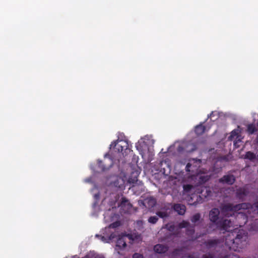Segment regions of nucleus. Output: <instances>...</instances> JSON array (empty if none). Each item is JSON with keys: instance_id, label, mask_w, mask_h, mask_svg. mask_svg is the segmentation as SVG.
<instances>
[{"instance_id": "19", "label": "nucleus", "mask_w": 258, "mask_h": 258, "mask_svg": "<svg viewBox=\"0 0 258 258\" xmlns=\"http://www.w3.org/2000/svg\"><path fill=\"white\" fill-rule=\"evenodd\" d=\"M205 130L206 127L201 124L196 126L195 132L197 135H201L205 132Z\"/></svg>"}, {"instance_id": "29", "label": "nucleus", "mask_w": 258, "mask_h": 258, "mask_svg": "<svg viewBox=\"0 0 258 258\" xmlns=\"http://www.w3.org/2000/svg\"><path fill=\"white\" fill-rule=\"evenodd\" d=\"M120 225V222L118 221H115L110 224L108 227L109 228H116Z\"/></svg>"}, {"instance_id": "17", "label": "nucleus", "mask_w": 258, "mask_h": 258, "mask_svg": "<svg viewBox=\"0 0 258 258\" xmlns=\"http://www.w3.org/2000/svg\"><path fill=\"white\" fill-rule=\"evenodd\" d=\"M244 158L250 160H253L254 159L258 160V150H257L256 154L250 151L247 152L245 153Z\"/></svg>"}, {"instance_id": "10", "label": "nucleus", "mask_w": 258, "mask_h": 258, "mask_svg": "<svg viewBox=\"0 0 258 258\" xmlns=\"http://www.w3.org/2000/svg\"><path fill=\"white\" fill-rule=\"evenodd\" d=\"M220 243V240L219 239H208L205 241L204 244L208 249L215 248Z\"/></svg>"}, {"instance_id": "30", "label": "nucleus", "mask_w": 258, "mask_h": 258, "mask_svg": "<svg viewBox=\"0 0 258 258\" xmlns=\"http://www.w3.org/2000/svg\"><path fill=\"white\" fill-rule=\"evenodd\" d=\"M192 188V186L190 184H186L183 186V189L185 191H189Z\"/></svg>"}, {"instance_id": "3", "label": "nucleus", "mask_w": 258, "mask_h": 258, "mask_svg": "<svg viewBox=\"0 0 258 258\" xmlns=\"http://www.w3.org/2000/svg\"><path fill=\"white\" fill-rule=\"evenodd\" d=\"M240 210H242V211H237L235 213H233V216L237 222V225H239V227L245 225L248 222L249 218H254L255 215H258V213L248 211V209H241Z\"/></svg>"}, {"instance_id": "36", "label": "nucleus", "mask_w": 258, "mask_h": 258, "mask_svg": "<svg viewBox=\"0 0 258 258\" xmlns=\"http://www.w3.org/2000/svg\"><path fill=\"white\" fill-rule=\"evenodd\" d=\"M133 180L134 181H131V178H130L129 180H128L130 182H133V183L134 182L135 180Z\"/></svg>"}, {"instance_id": "15", "label": "nucleus", "mask_w": 258, "mask_h": 258, "mask_svg": "<svg viewBox=\"0 0 258 258\" xmlns=\"http://www.w3.org/2000/svg\"><path fill=\"white\" fill-rule=\"evenodd\" d=\"M126 246L125 237L121 236L117 239L116 247L117 249H122Z\"/></svg>"}, {"instance_id": "2", "label": "nucleus", "mask_w": 258, "mask_h": 258, "mask_svg": "<svg viewBox=\"0 0 258 258\" xmlns=\"http://www.w3.org/2000/svg\"><path fill=\"white\" fill-rule=\"evenodd\" d=\"M241 209H248V211H252L254 213H258V201L255 202L252 205L249 203H241L233 205L231 204H227L222 206L221 208L222 212L224 213L226 216H229L227 213L230 212V216L233 215V213L240 211Z\"/></svg>"}, {"instance_id": "22", "label": "nucleus", "mask_w": 258, "mask_h": 258, "mask_svg": "<svg viewBox=\"0 0 258 258\" xmlns=\"http://www.w3.org/2000/svg\"><path fill=\"white\" fill-rule=\"evenodd\" d=\"M238 138V135L237 131L236 130H234L231 132L230 135L228 137V140L230 141H232L234 139H237Z\"/></svg>"}, {"instance_id": "8", "label": "nucleus", "mask_w": 258, "mask_h": 258, "mask_svg": "<svg viewBox=\"0 0 258 258\" xmlns=\"http://www.w3.org/2000/svg\"><path fill=\"white\" fill-rule=\"evenodd\" d=\"M235 181V177L233 174H229L224 175L219 179V182L223 184L232 185Z\"/></svg>"}, {"instance_id": "9", "label": "nucleus", "mask_w": 258, "mask_h": 258, "mask_svg": "<svg viewBox=\"0 0 258 258\" xmlns=\"http://www.w3.org/2000/svg\"><path fill=\"white\" fill-rule=\"evenodd\" d=\"M220 214V211L218 208L212 209L209 213V219L210 221L216 224V223L219 221V216Z\"/></svg>"}, {"instance_id": "37", "label": "nucleus", "mask_w": 258, "mask_h": 258, "mask_svg": "<svg viewBox=\"0 0 258 258\" xmlns=\"http://www.w3.org/2000/svg\"><path fill=\"white\" fill-rule=\"evenodd\" d=\"M95 197H99V195H95Z\"/></svg>"}, {"instance_id": "16", "label": "nucleus", "mask_w": 258, "mask_h": 258, "mask_svg": "<svg viewBox=\"0 0 258 258\" xmlns=\"http://www.w3.org/2000/svg\"><path fill=\"white\" fill-rule=\"evenodd\" d=\"M110 163L109 165L106 166L105 164V159L104 161L98 160V166L99 168V169L102 171H105L106 170L109 169L112 166V160H110Z\"/></svg>"}, {"instance_id": "34", "label": "nucleus", "mask_w": 258, "mask_h": 258, "mask_svg": "<svg viewBox=\"0 0 258 258\" xmlns=\"http://www.w3.org/2000/svg\"><path fill=\"white\" fill-rule=\"evenodd\" d=\"M214 112H212L209 115H208V118L212 117V116L213 115Z\"/></svg>"}, {"instance_id": "13", "label": "nucleus", "mask_w": 258, "mask_h": 258, "mask_svg": "<svg viewBox=\"0 0 258 258\" xmlns=\"http://www.w3.org/2000/svg\"><path fill=\"white\" fill-rule=\"evenodd\" d=\"M173 210L180 215H183L186 211V207L181 204H175L173 206Z\"/></svg>"}, {"instance_id": "26", "label": "nucleus", "mask_w": 258, "mask_h": 258, "mask_svg": "<svg viewBox=\"0 0 258 258\" xmlns=\"http://www.w3.org/2000/svg\"><path fill=\"white\" fill-rule=\"evenodd\" d=\"M165 228L169 231L171 232H174L175 230V226L173 224L168 223L165 225Z\"/></svg>"}, {"instance_id": "18", "label": "nucleus", "mask_w": 258, "mask_h": 258, "mask_svg": "<svg viewBox=\"0 0 258 258\" xmlns=\"http://www.w3.org/2000/svg\"><path fill=\"white\" fill-rule=\"evenodd\" d=\"M184 251V247H180L174 249L171 252L172 257L182 256Z\"/></svg>"}, {"instance_id": "32", "label": "nucleus", "mask_w": 258, "mask_h": 258, "mask_svg": "<svg viewBox=\"0 0 258 258\" xmlns=\"http://www.w3.org/2000/svg\"><path fill=\"white\" fill-rule=\"evenodd\" d=\"M202 258H213V256L212 254H209L208 255L207 254H204L202 256Z\"/></svg>"}, {"instance_id": "1", "label": "nucleus", "mask_w": 258, "mask_h": 258, "mask_svg": "<svg viewBox=\"0 0 258 258\" xmlns=\"http://www.w3.org/2000/svg\"><path fill=\"white\" fill-rule=\"evenodd\" d=\"M246 239L247 234L243 230L235 228L226 236L225 245L230 250H238L243 247Z\"/></svg>"}, {"instance_id": "7", "label": "nucleus", "mask_w": 258, "mask_h": 258, "mask_svg": "<svg viewBox=\"0 0 258 258\" xmlns=\"http://www.w3.org/2000/svg\"><path fill=\"white\" fill-rule=\"evenodd\" d=\"M119 207H120V210L122 212L124 213H128L131 210L132 205L125 198L123 197L121 198V201L119 205Z\"/></svg>"}, {"instance_id": "5", "label": "nucleus", "mask_w": 258, "mask_h": 258, "mask_svg": "<svg viewBox=\"0 0 258 258\" xmlns=\"http://www.w3.org/2000/svg\"><path fill=\"white\" fill-rule=\"evenodd\" d=\"M201 164L202 161L201 159H190L185 167L186 171L190 173L192 175L196 174L199 173V169Z\"/></svg>"}, {"instance_id": "21", "label": "nucleus", "mask_w": 258, "mask_h": 258, "mask_svg": "<svg viewBox=\"0 0 258 258\" xmlns=\"http://www.w3.org/2000/svg\"><path fill=\"white\" fill-rule=\"evenodd\" d=\"M201 219V214L200 213H196L194 215L190 218L192 223L196 224L197 222L199 221Z\"/></svg>"}, {"instance_id": "14", "label": "nucleus", "mask_w": 258, "mask_h": 258, "mask_svg": "<svg viewBox=\"0 0 258 258\" xmlns=\"http://www.w3.org/2000/svg\"><path fill=\"white\" fill-rule=\"evenodd\" d=\"M249 193L248 190L245 188H239L237 189L236 196L237 198L240 200H244Z\"/></svg>"}, {"instance_id": "35", "label": "nucleus", "mask_w": 258, "mask_h": 258, "mask_svg": "<svg viewBox=\"0 0 258 258\" xmlns=\"http://www.w3.org/2000/svg\"><path fill=\"white\" fill-rule=\"evenodd\" d=\"M113 237H114V236L112 235V234H111L109 237V239H111L113 238Z\"/></svg>"}, {"instance_id": "20", "label": "nucleus", "mask_w": 258, "mask_h": 258, "mask_svg": "<svg viewBox=\"0 0 258 258\" xmlns=\"http://www.w3.org/2000/svg\"><path fill=\"white\" fill-rule=\"evenodd\" d=\"M210 178V176L208 175H201L199 176V182L200 183H204L208 181Z\"/></svg>"}, {"instance_id": "25", "label": "nucleus", "mask_w": 258, "mask_h": 258, "mask_svg": "<svg viewBox=\"0 0 258 258\" xmlns=\"http://www.w3.org/2000/svg\"><path fill=\"white\" fill-rule=\"evenodd\" d=\"M255 131L256 128L254 124H250L247 126V131L249 134H253Z\"/></svg>"}, {"instance_id": "24", "label": "nucleus", "mask_w": 258, "mask_h": 258, "mask_svg": "<svg viewBox=\"0 0 258 258\" xmlns=\"http://www.w3.org/2000/svg\"><path fill=\"white\" fill-rule=\"evenodd\" d=\"M156 215L161 218H167L169 216V214L166 211H158Z\"/></svg>"}, {"instance_id": "12", "label": "nucleus", "mask_w": 258, "mask_h": 258, "mask_svg": "<svg viewBox=\"0 0 258 258\" xmlns=\"http://www.w3.org/2000/svg\"><path fill=\"white\" fill-rule=\"evenodd\" d=\"M168 246L162 244H156L154 247V251L160 254L165 253L168 250Z\"/></svg>"}, {"instance_id": "4", "label": "nucleus", "mask_w": 258, "mask_h": 258, "mask_svg": "<svg viewBox=\"0 0 258 258\" xmlns=\"http://www.w3.org/2000/svg\"><path fill=\"white\" fill-rule=\"evenodd\" d=\"M110 148L115 149L118 152L122 153L123 155H126L128 152L131 151L128 143L125 140L115 141L111 144Z\"/></svg>"}, {"instance_id": "28", "label": "nucleus", "mask_w": 258, "mask_h": 258, "mask_svg": "<svg viewBox=\"0 0 258 258\" xmlns=\"http://www.w3.org/2000/svg\"><path fill=\"white\" fill-rule=\"evenodd\" d=\"M195 233V229H194V226H192V227H190L189 226L187 229H186V233L187 235L188 236H191L192 235Z\"/></svg>"}, {"instance_id": "31", "label": "nucleus", "mask_w": 258, "mask_h": 258, "mask_svg": "<svg viewBox=\"0 0 258 258\" xmlns=\"http://www.w3.org/2000/svg\"><path fill=\"white\" fill-rule=\"evenodd\" d=\"M133 258H143V256L140 253H135L133 254Z\"/></svg>"}, {"instance_id": "11", "label": "nucleus", "mask_w": 258, "mask_h": 258, "mask_svg": "<svg viewBox=\"0 0 258 258\" xmlns=\"http://www.w3.org/2000/svg\"><path fill=\"white\" fill-rule=\"evenodd\" d=\"M200 194V198L204 199L210 197L212 195V192L209 187L204 186L201 187Z\"/></svg>"}, {"instance_id": "6", "label": "nucleus", "mask_w": 258, "mask_h": 258, "mask_svg": "<svg viewBox=\"0 0 258 258\" xmlns=\"http://www.w3.org/2000/svg\"><path fill=\"white\" fill-rule=\"evenodd\" d=\"M216 225L220 230L229 231V228L232 226V223L231 220L221 219L216 223Z\"/></svg>"}, {"instance_id": "27", "label": "nucleus", "mask_w": 258, "mask_h": 258, "mask_svg": "<svg viewBox=\"0 0 258 258\" xmlns=\"http://www.w3.org/2000/svg\"><path fill=\"white\" fill-rule=\"evenodd\" d=\"M158 218L157 216H151L148 219V222L150 223H151V224H154L155 223H157V222L158 221Z\"/></svg>"}, {"instance_id": "23", "label": "nucleus", "mask_w": 258, "mask_h": 258, "mask_svg": "<svg viewBox=\"0 0 258 258\" xmlns=\"http://www.w3.org/2000/svg\"><path fill=\"white\" fill-rule=\"evenodd\" d=\"M190 225V224L188 222L183 220L182 222L179 223L178 228L180 229L186 228H187Z\"/></svg>"}, {"instance_id": "33", "label": "nucleus", "mask_w": 258, "mask_h": 258, "mask_svg": "<svg viewBox=\"0 0 258 258\" xmlns=\"http://www.w3.org/2000/svg\"><path fill=\"white\" fill-rule=\"evenodd\" d=\"M234 146L236 147V148H237L239 147L238 145H237V141H236V142H234Z\"/></svg>"}]
</instances>
